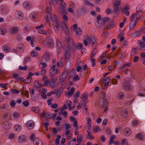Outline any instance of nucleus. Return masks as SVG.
Returning a JSON list of instances; mask_svg holds the SVG:
<instances>
[{
  "label": "nucleus",
  "mask_w": 145,
  "mask_h": 145,
  "mask_svg": "<svg viewBox=\"0 0 145 145\" xmlns=\"http://www.w3.org/2000/svg\"><path fill=\"white\" fill-rule=\"evenodd\" d=\"M68 75V72L65 71L62 73L59 80L58 84H61L65 80Z\"/></svg>",
  "instance_id": "f257e3e1"
},
{
  "label": "nucleus",
  "mask_w": 145,
  "mask_h": 145,
  "mask_svg": "<svg viewBox=\"0 0 145 145\" xmlns=\"http://www.w3.org/2000/svg\"><path fill=\"white\" fill-rule=\"evenodd\" d=\"M77 12L79 14L83 15L88 13V10L85 7H83L78 9Z\"/></svg>",
  "instance_id": "f03ea898"
},
{
  "label": "nucleus",
  "mask_w": 145,
  "mask_h": 145,
  "mask_svg": "<svg viewBox=\"0 0 145 145\" xmlns=\"http://www.w3.org/2000/svg\"><path fill=\"white\" fill-rule=\"evenodd\" d=\"M58 71L57 69L56 68V65H54L49 70V72L51 74V76H55L57 73Z\"/></svg>",
  "instance_id": "7ed1b4c3"
},
{
  "label": "nucleus",
  "mask_w": 145,
  "mask_h": 145,
  "mask_svg": "<svg viewBox=\"0 0 145 145\" xmlns=\"http://www.w3.org/2000/svg\"><path fill=\"white\" fill-rule=\"evenodd\" d=\"M26 127L29 129H32L35 126L34 122L32 120H29L26 122L25 124Z\"/></svg>",
  "instance_id": "20e7f679"
},
{
  "label": "nucleus",
  "mask_w": 145,
  "mask_h": 145,
  "mask_svg": "<svg viewBox=\"0 0 145 145\" xmlns=\"http://www.w3.org/2000/svg\"><path fill=\"white\" fill-rule=\"evenodd\" d=\"M124 88L127 91H130L132 89V88L130 83L126 80H125V82L123 85Z\"/></svg>",
  "instance_id": "39448f33"
},
{
  "label": "nucleus",
  "mask_w": 145,
  "mask_h": 145,
  "mask_svg": "<svg viewBox=\"0 0 145 145\" xmlns=\"http://www.w3.org/2000/svg\"><path fill=\"white\" fill-rule=\"evenodd\" d=\"M70 50L68 48H66L65 49V59L66 60H68L70 58Z\"/></svg>",
  "instance_id": "423d86ee"
},
{
  "label": "nucleus",
  "mask_w": 145,
  "mask_h": 145,
  "mask_svg": "<svg viewBox=\"0 0 145 145\" xmlns=\"http://www.w3.org/2000/svg\"><path fill=\"white\" fill-rule=\"evenodd\" d=\"M3 125V127L7 129H9L12 126L11 123L9 121L4 122Z\"/></svg>",
  "instance_id": "0eeeda50"
},
{
  "label": "nucleus",
  "mask_w": 145,
  "mask_h": 145,
  "mask_svg": "<svg viewBox=\"0 0 145 145\" xmlns=\"http://www.w3.org/2000/svg\"><path fill=\"white\" fill-rule=\"evenodd\" d=\"M23 5L26 8L29 9L31 6V4L29 1H27L23 3Z\"/></svg>",
  "instance_id": "6e6552de"
},
{
  "label": "nucleus",
  "mask_w": 145,
  "mask_h": 145,
  "mask_svg": "<svg viewBox=\"0 0 145 145\" xmlns=\"http://www.w3.org/2000/svg\"><path fill=\"white\" fill-rule=\"evenodd\" d=\"M114 10L112 11V13H114L116 14H118L119 13L120 8L119 7H113Z\"/></svg>",
  "instance_id": "1a4fd4ad"
},
{
  "label": "nucleus",
  "mask_w": 145,
  "mask_h": 145,
  "mask_svg": "<svg viewBox=\"0 0 145 145\" xmlns=\"http://www.w3.org/2000/svg\"><path fill=\"white\" fill-rule=\"evenodd\" d=\"M124 135L125 136H128L131 133V131L129 128H126L124 130Z\"/></svg>",
  "instance_id": "9d476101"
},
{
  "label": "nucleus",
  "mask_w": 145,
  "mask_h": 145,
  "mask_svg": "<svg viewBox=\"0 0 145 145\" xmlns=\"http://www.w3.org/2000/svg\"><path fill=\"white\" fill-rule=\"evenodd\" d=\"M114 25V22L113 21H111L104 27L106 29H110Z\"/></svg>",
  "instance_id": "9b49d317"
},
{
  "label": "nucleus",
  "mask_w": 145,
  "mask_h": 145,
  "mask_svg": "<svg viewBox=\"0 0 145 145\" xmlns=\"http://www.w3.org/2000/svg\"><path fill=\"white\" fill-rule=\"evenodd\" d=\"M90 42H91L92 45L96 44L97 42V39L96 37H93L91 39Z\"/></svg>",
  "instance_id": "f8f14e48"
},
{
  "label": "nucleus",
  "mask_w": 145,
  "mask_h": 145,
  "mask_svg": "<svg viewBox=\"0 0 145 145\" xmlns=\"http://www.w3.org/2000/svg\"><path fill=\"white\" fill-rule=\"evenodd\" d=\"M15 16L18 19H22L23 17V14L20 11H17L15 14Z\"/></svg>",
  "instance_id": "ddd939ff"
},
{
  "label": "nucleus",
  "mask_w": 145,
  "mask_h": 145,
  "mask_svg": "<svg viewBox=\"0 0 145 145\" xmlns=\"http://www.w3.org/2000/svg\"><path fill=\"white\" fill-rule=\"evenodd\" d=\"M1 10L2 13L4 14H6L8 12L7 9L4 6H1Z\"/></svg>",
  "instance_id": "4468645a"
},
{
  "label": "nucleus",
  "mask_w": 145,
  "mask_h": 145,
  "mask_svg": "<svg viewBox=\"0 0 145 145\" xmlns=\"http://www.w3.org/2000/svg\"><path fill=\"white\" fill-rule=\"evenodd\" d=\"M108 105V102L104 100L102 102H101L100 104L101 107L103 108H104L105 107L107 106Z\"/></svg>",
  "instance_id": "2eb2a0df"
},
{
  "label": "nucleus",
  "mask_w": 145,
  "mask_h": 145,
  "mask_svg": "<svg viewBox=\"0 0 145 145\" xmlns=\"http://www.w3.org/2000/svg\"><path fill=\"white\" fill-rule=\"evenodd\" d=\"M135 137L138 139L141 140L144 138V137L142 133H139Z\"/></svg>",
  "instance_id": "dca6fc26"
},
{
  "label": "nucleus",
  "mask_w": 145,
  "mask_h": 145,
  "mask_svg": "<svg viewBox=\"0 0 145 145\" xmlns=\"http://www.w3.org/2000/svg\"><path fill=\"white\" fill-rule=\"evenodd\" d=\"M18 30L17 27H12L10 29V33L12 34H15Z\"/></svg>",
  "instance_id": "f3484780"
},
{
  "label": "nucleus",
  "mask_w": 145,
  "mask_h": 145,
  "mask_svg": "<svg viewBox=\"0 0 145 145\" xmlns=\"http://www.w3.org/2000/svg\"><path fill=\"white\" fill-rule=\"evenodd\" d=\"M128 114L127 110L125 109H124L122 110L121 115L123 117H125Z\"/></svg>",
  "instance_id": "a211bd4d"
},
{
  "label": "nucleus",
  "mask_w": 145,
  "mask_h": 145,
  "mask_svg": "<svg viewBox=\"0 0 145 145\" xmlns=\"http://www.w3.org/2000/svg\"><path fill=\"white\" fill-rule=\"evenodd\" d=\"M141 33V31H136L133 33L132 35V36L133 37H136L138 36Z\"/></svg>",
  "instance_id": "6ab92c4d"
},
{
  "label": "nucleus",
  "mask_w": 145,
  "mask_h": 145,
  "mask_svg": "<svg viewBox=\"0 0 145 145\" xmlns=\"http://www.w3.org/2000/svg\"><path fill=\"white\" fill-rule=\"evenodd\" d=\"M91 42V38L89 37L86 38L85 39L83 40V42L84 45L86 46L88 45V42L89 43Z\"/></svg>",
  "instance_id": "aec40b11"
},
{
  "label": "nucleus",
  "mask_w": 145,
  "mask_h": 145,
  "mask_svg": "<svg viewBox=\"0 0 145 145\" xmlns=\"http://www.w3.org/2000/svg\"><path fill=\"white\" fill-rule=\"evenodd\" d=\"M137 22L136 21H132L130 24L129 26L130 29H132L135 26Z\"/></svg>",
  "instance_id": "412c9836"
},
{
  "label": "nucleus",
  "mask_w": 145,
  "mask_h": 145,
  "mask_svg": "<svg viewBox=\"0 0 145 145\" xmlns=\"http://www.w3.org/2000/svg\"><path fill=\"white\" fill-rule=\"evenodd\" d=\"M55 79L54 78L52 77L51 78V80L50 82V85L52 88L54 87L55 85Z\"/></svg>",
  "instance_id": "4be33fe9"
},
{
  "label": "nucleus",
  "mask_w": 145,
  "mask_h": 145,
  "mask_svg": "<svg viewBox=\"0 0 145 145\" xmlns=\"http://www.w3.org/2000/svg\"><path fill=\"white\" fill-rule=\"evenodd\" d=\"M139 49L140 50H145V43L142 42L139 46H138Z\"/></svg>",
  "instance_id": "5701e85b"
},
{
  "label": "nucleus",
  "mask_w": 145,
  "mask_h": 145,
  "mask_svg": "<svg viewBox=\"0 0 145 145\" xmlns=\"http://www.w3.org/2000/svg\"><path fill=\"white\" fill-rule=\"evenodd\" d=\"M74 90V87L72 88L70 91L67 92V94L69 96H71L72 95Z\"/></svg>",
  "instance_id": "b1692460"
},
{
  "label": "nucleus",
  "mask_w": 145,
  "mask_h": 145,
  "mask_svg": "<svg viewBox=\"0 0 145 145\" xmlns=\"http://www.w3.org/2000/svg\"><path fill=\"white\" fill-rule=\"evenodd\" d=\"M25 136L21 135L18 138L19 141L22 142H23L25 139Z\"/></svg>",
  "instance_id": "393cba45"
},
{
  "label": "nucleus",
  "mask_w": 145,
  "mask_h": 145,
  "mask_svg": "<svg viewBox=\"0 0 145 145\" xmlns=\"http://www.w3.org/2000/svg\"><path fill=\"white\" fill-rule=\"evenodd\" d=\"M76 35L79 36L82 33V31L81 29L77 28L76 30Z\"/></svg>",
  "instance_id": "a878e982"
},
{
  "label": "nucleus",
  "mask_w": 145,
  "mask_h": 145,
  "mask_svg": "<svg viewBox=\"0 0 145 145\" xmlns=\"http://www.w3.org/2000/svg\"><path fill=\"white\" fill-rule=\"evenodd\" d=\"M102 20L103 21V25H104L107 21L109 22V18L106 17H104L102 18Z\"/></svg>",
  "instance_id": "bb28decb"
},
{
  "label": "nucleus",
  "mask_w": 145,
  "mask_h": 145,
  "mask_svg": "<svg viewBox=\"0 0 145 145\" xmlns=\"http://www.w3.org/2000/svg\"><path fill=\"white\" fill-rule=\"evenodd\" d=\"M50 19L52 22H55L58 20L56 16L54 14L51 15L50 16Z\"/></svg>",
  "instance_id": "cd10ccee"
},
{
  "label": "nucleus",
  "mask_w": 145,
  "mask_h": 145,
  "mask_svg": "<svg viewBox=\"0 0 145 145\" xmlns=\"http://www.w3.org/2000/svg\"><path fill=\"white\" fill-rule=\"evenodd\" d=\"M95 47L93 49V50L92 51V53L91 54V55L90 56V57L91 58L93 57L95 54L97 52V50L96 47V45H95Z\"/></svg>",
  "instance_id": "c85d7f7f"
},
{
  "label": "nucleus",
  "mask_w": 145,
  "mask_h": 145,
  "mask_svg": "<svg viewBox=\"0 0 145 145\" xmlns=\"http://www.w3.org/2000/svg\"><path fill=\"white\" fill-rule=\"evenodd\" d=\"M6 33V30L3 28L0 29V34L2 35H4Z\"/></svg>",
  "instance_id": "c756f323"
},
{
  "label": "nucleus",
  "mask_w": 145,
  "mask_h": 145,
  "mask_svg": "<svg viewBox=\"0 0 145 145\" xmlns=\"http://www.w3.org/2000/svg\"><path fill=\"white\" fill-rule=\"evenodd\" d=\"M37 54V51L35 50H33L31 53V56L33 57H36Z\"/></svg>",
  "instance_id": "7c9ffc66"
},
{
  "label": "nucleus",
  "mask_w": 145,
  "mask_h": 145,
  "mask_svg": "<svg viewBox=\"0 0 145 145\" xmlns=\"http://www.w3.org/2000/svg\"><path fill=\"white\" fill-rule=\"evenodd\" d=\"M32 110L35 112L37 113H40V110L39 108L38 107H33L32 108Z\"/></svg>",
  "instance_id": "2f4dec72"
},
{
  "label": "nucleus",
  "mask_w": 145,
  "mask_h": 145,
  "mask_svg": "<svg viewBox=\"0 0 145 145\" xmlns=\"http://www.w3.org/2000/svg\"><path fill=\"white\" fill-rule=\"evenodd\" d=\"M83 44L79 43H76V48L77 50H80L82 48Z\"/></svg>",
  "instance_id": "473e14b6"
},
{
  "label": "nucleus",
  "mask_w": 145,
  "mask_h": 145,
  "mask_svg": "<svg viewBox=\"0 0 145 145\" xmlns=\"http://www.w3.org/2000/svg\"><path fill=\"white\" fill-rule=\"evenodd\" d=\"M82 139V136L81 134H79L78 135L77 137V139L78 143H80Z\"/></svg>",
  "instance_id": "72a5a7b5"
},
{
  "label": "nucleus",
  "mask_w": 145,
  "mask_h": 145,
  "mask_svg": "<svg viewBox=\"0 0 145 145\" xmlns=\"http://www.w3.org/2000/svg\"><path fill=\"white\" fill-rule=\"evenodd\" d=\"M61 89L62 88H61L59 89L58 91H56V92H57V93H56V94L57 95L58 97L60 96L61 94L62 93L61 92Z\"/></svg>",
  "instance_id": "f704fd0d"
},
{
  "label": "nucleus",
  "mask_w": 145,
  "mask_h": 145,
  "mask_svg": "<svg viewBox=\"0 0 145 145\" xmlns=\"http://www.w3.org/2000/svg\"><path fill=\"white\" fill-rule=\"evenodd\" d=\"M121 4V1H118L113 3V6L119 7Z\"/></svg>",
  "instance_id": "c9c22d12"
},
{
  "label": "nucleus",
  "mask_w": 145,
  "mask_h": 145,
  "mask_svg": "<svg viewBox=\"0 0 145 145\" xmlns=\"http://www.w3.org/2000/svg\"><path fill=\"white\" fill-rule=\"evenodd\" d=\"M15 131H20L21 129V126L19 124H17L15 125Z\"/></svg>",
  "instance_id": "e433bc0d"
},
{
  "label": "nucleus",
  "mask_w": 145,
  "mask_h": 145,
  "mask_svg": "<svg viewBox=\"0 0 145 145\" xmlns=\"http://www.w3.org/2000/svg\"><path fill=\"white\" fill-rule=\"evenodd\" d=\"M20 44H19L18 46H17L18 50H19L20 52H22L24 50L23 49V45H22V44H20Z\"/></svg>",
  "instance_id": "4c0bfd02"
},
{
  "label": "nucleus",
  "mask_w": 145,
  "mask_h": 145,
  "mask_svg": "<svg viewBox=\"0 0 145 145\" xmlns=\"http://www.w3.org/2000/svg\"><path fill=\"white\" fill-rule=\"evenodd\" d=\"M123 93L121 92H120L117 94V97L119 99H121L123 97Z\"/></svg>",
  "instance_id": "58836bf2"
},
{
  "label": "nucleus",
  "mask_w": 145,
  "mask_h": 145,
  "mask_svg": "<svg viewBox=\"0 0 145 145\" xmlns=\"http://www.w3.org/2000/svg\"><path fill=\"white\" fill-rule=\"evenodd\" d=\"M82 95L83 96L82 101L83 102H85L88 97V95H86L83 93Z\"/></svg>",
  "instance_id": "ea45409f"
},
{
  "label": "nucleus",
  "mask_w": 145,
  "mask_h": 145,
  "mask_svg": "<svg viewBox=\"0 0 145 145\" xmlns=\"http://www.w3.org/2000/svg\"><path fill=\"white\" fill-rule=\"evenodd\" d=\"M88 135L87 137L88 138L91 140H93L94 138V137L92 135L91 133H89V132L88 133Z\"/></svg>",
  "instance_id": "a19ab883"
},
{
  "label": "nucleus",
  "mask_w": 145,
  "mask_h": 145,
  "mask_svg": "<svg viewBox=\"0 0 145 145\" xmlns=\"http://www.w3.org/2000/svg\"><path fill=\"white\" fill-rule=\"evenodd\" d=\"M78 25L76 24H75L73 25H72L71 28V29L72 31H75L77 28Z\"/></svg>",
  "instance_id": "79ce46f5"
},
{
  "label": "nucleus",
  "mask_w": 145,
  "mask_h": 145,
  "mask_svg": "<svg viewBox=\"0 0 145 145\" xmlns=\"http://www.w3.org/2000/svg\"><path fill=\"white\" fill-rule=\"evenodd\" d=\"M69 46H70V47L71 49L72 50L75 49V44L74 41L71 43L70 45H69Z\"/></svg>",
  "instance_id": "37998d69"
},
{
  "label": "nucleus",
  "mask_w": 145,
  "mask_h": 145,
  "mask_svg": "<svg viewBox=\"0 0 145 145\" xmlns=\"http://www.w3.org/2000/svg\"><path fill=\"white\" fill-rule=\"evenodd\" d=\"M30 78L27 76V78L23 80V82L24 83L29 84L30 82V80H29Z\"/></svg>",
  "instance_id": "c03bdc74"
},
{
  "label": "nucleus",
  "mask_w": 145,
  "mask_h": 145,
  "mask_svg": "<svg viewBox=\"0 0 145 145\" xmlns=\"http://www.w3.org/2000/svg\"><path fill=\"white\" fill-rule=\"evenodd\" d=\"M118 82L117 79L116 78H114L112 79L111 82H110V84H116Z\"/></svg>",
  "instance_id": "a18cd8bd"
},
{
  "label": "nucleus",
  "mask_w": 145,
  "mask_h": 145,
  "mask_svg": "<svg viewBox=\"0 0 145 145\" xmlns=\"http://www.w3.org/2000/svg\"><path fill=\"white\" fill-rule=\"evenodd\" d=\"M41 70L40 72V74L42 75L44 74L46 72V70L45 69L41 68Z\"/></svg>",
  "instance_id": "49530a36"
},
{
  "label": "nucleus",
  "mask_w": 145,
  "mask_h": 145,
  "mask_svg": "<svg viewBox=\"0 0 145 145\" xmlns=\"http://www.w3.org/2000/svg\"><path fill=\"white\" fill-rule=\"evenodd\" d=\"M44 57L46 61L48 60L49 59V54L48 52H46L44 54Z\"/></svg>",
  "instance_id": "de8ad7c7"
},
{
  "label": "nucleus",
  "mask_w": 145,
  "mask_h": 145,
  "mask_svg": "<svg viewBox=\"0 0 145 145\" xmlns=\"http://www.w3.org/2000/svg\"><path fill=\"white\" fill-rule=\"evenodd\" d=\"M53 114H52L47 112L46 114V117L49 118H51L53 117Z\"/></svg>",
  "instance_id": "09e8293b"
},
{
  "label": "nucleus",
  "mask_w": 145,
  "mask_h": 145,
  "mask_svg": "<svg viewBox=\"0 0 145 145\" xmlns=\"http://www.w3.org/2000/svg\"><path fill=\"white\" fill-rule=\"evenodd\" d=\"M129 10V7L127 6L126 7H124V8L122 9L121 12L122 13H125L126 11L128 10Z\"/></svg>",
  "instance_id": "8fccbe9b"
},
{
  "label": "nucleus",
  "mask_w": 145,
  "mask_h": 145,
  "mask_svg": "<svg viewBox=\"0 0 145 145\" xmlns=\"http://www.w3.org/2000/svg\"><path fill=\"white\" fill-rule=\"evenodd\" d=\"M85 3L88 6H89L91 7H93L94 6V5L91 3H90L89 2L87 1H84Z\"/></svg>",
  "instance_id": "3c124183"
},
{
  "label": "nucleus",
  "mask_w": 145,
  "mask_h": 145,
  "mask_svg": "<svg viewBox=\"0 0 145 145\" xmlns=\"http://www.w3.org/2000/svg\"><path fill=\"white\" fill-rule=\"evenodd\" d=\"M94 129V132L100 131L101 129H100V127L98 126H95L93 127Z\"/></svg>",
  "instance_id": "603ef678"
},
{
  "label": "nucleus",
  "mask_w": 145,
  "mask_h": 145,
  "mask_svg": "<svg viewBox=\"0 0 145 145\" xmlns=\"http://www.w3.org/2000/svg\"><path fill=\"white\" fill-rule=\"evenodd\" d=\"M38 33L44 35H46L47 34L42 29H40L38 30Z\"/></svg>",
  "instance_id": "864d4df0"
},
{
  "label": "nucleus",
  "mask_w": 145,
  "mask_h": 145,
  "mask_svg": "<svg viewBox=\"0 0 145 145\" xmlns=\"http://www.w3.org/2000/svg\"><path fill=\"white\" fill-rule=\"evenodd\" d=\"M56 45L57 46L59 47V50H60V47H61V43L59 39H57L56 40Z\"/></svg>",
  "instance_id": "5fc2aeb1"
},
{
  "label": "nucleus",
  "mask_w": 145,
  "mask_h": 145,
  "mask_svg": "<svg viewBox=\"0 0 145 145\" xmlns=\"http://www.w3.org/2000/svg\"><path fill=\"white\" fill-rule=\"evenodd\" d=\"M128 143L127 141L125 139H122L121 140V144L122 145H126Z\"/></svg>",
  "instance_id": "6e6d98bb"
},
{
  "label": "nucleus",
  "mask_w": 145,
  "mask_h": 145,
  "mask_svg": "<svg viewBox=\"0 0 145 145\" xmlns=\"http://www.w3.org/2000/svg\"><path fill=\"white\" fill-rule=\"evenodd\" d=\"M136 9L137 12H139L142 11L143 8L141 7L138 6L137 7Z\"/></svg>",
  "instance_id": "4d7b16f0"
},
{
  "label": "nucleus",
  "mask_w": 145,
  "mask_h": 145,
  "mask_svg": "<svg viewBox=\"0 0 145 145\" xmlns=\"http://www.w3.org/2000/svg\"><path fill=\"white\" fill-rule=\"evenodd\" d=\"M74 41L70 37L68 38L67 39V42L68 43V45H70V44L72 42Z\"/></svg>",
  "instance_id": "13d9d810"
},
{
  "label": "nucleus",
  "mask_w": 145,
  "mask_h": 145,
  "mask_svg": "<svg viewBox=\"0 0 145 145\" xmlns=\"http://www.w3.org/2000/svg\"><path fill=\"white\" fill-rule=\"evenodd\" d=\"M31 58V57L29 56H27L26 57H25L24 61V63H27Z\"/></svg>",
  "instance_id": "bf43d9fd"
},
{
  "label": "nucleus",
  "mask_w": 145,
  "mask_h": 145,
  "mask_svg": "<svg viewBox=\"0 0 145 145\" xmlns=\"http://www.w3.org/2000/svg\"><path fill=\"white\" fill-rule=\"evenodd\" d=\"M10 106L12 107H14L16 105V103L14 100H12L10 103Z\"/></svg>",
  "instance_id": "052dcab7"
},
{
  "label": "nucleus",
  "mask_w": 145,
  "mask_h": 145,
  "mask_svg": "<svg viewBox=\"0 0 145 145\" xmlns=\"http://www.w3.org/2000/svg\"><path fill=\"white\" fill-rule=\"evenodd\" d=\"M19 70H20L25 71L27 69V67L26 66H25L24 67H23L22 66H20L19 67Z\"/></svg>",
  "instance_id": "680f3d73"
},
{
  "label": "nucleus",
  "mask_w": 145,
  "mask_h": 145,
  "mask_svg": "<svg viewBox=\"0 0 145 145\" xmlns=\"http://www.w3.org/2000/svg\"><path fill=\"white\" fill-rule=\"evenodd\" d=\"M22 104L24 106L26 107L28 106L29 105V103L27 100L23 102Z\"/></svg>",
  "instance_id": "e2e57ef3"
},
{
  "label": "nucleus",
  "mask_w": 145,
  "mask_h": 145,
  "mask_svg": "<svg viewBox=\"0 0 145 145\" xmlns=\"http://www.w3.org/2000/svg\"><path fill=\"white\" fill-rule=\"evenodd\" d=\"M40 65L42 66L41 67V68L45 69V68L47 66L46 64L44 63L41 62Z\"/></svg>",
  "instance_id": "0e129e2a"
},
{
  "label": "nucleus",
  "mask_w": 145,
  "mask_h": 145,
  "mask_svg": "<svg viewBox=\"0 0 145 145\" xmlns=\"http://www.w3.org/2000/svg\"><path fill=\"white\" fill-rule=\"evenodd\" d=\"M63 20L66 22L68 20V18L67 16L65 14H64L63 16Z\"/></svg>",
  "instance_id": "69168bd1"
},
{
  "label": "nucleus",
  "mask_w": 145,
  "mask_h": 145,
  "mask_svg": "<svg viewBox=\"0 0 145 145\" xmlns=\"http://www.w3.org/2000/svg\"><path fill=\"white\" fill-rule=\"evenodd\" d=\"M61 29H63L64 30L66 28H67V24L65 23H62V25H61Z\"/></svg>",
  "instance_id": "338daca9"
},
{
  "label": "nucleus",
  "mask_w": 145,
  "mask_h": 145,
  "mask_svg": "<svg viewBox=\"0 0 145 145\" xmlns=\"http://www.w3.org/2000/svg\"><path fill=\"white\" fill-rule=\"evenodd\" d=\"M69 7L72 8H75V4L72 2H71L69 3Z\"/></svg>",
  "instance_id": "774afa93"
}]
</instances>
